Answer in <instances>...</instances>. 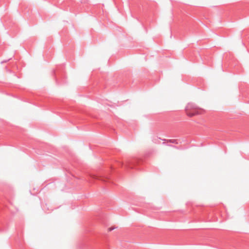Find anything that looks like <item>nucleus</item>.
I'll list each match as a JSON object with an SVG mask.
<instances>
[{
  "mask_svg": "<svg viewBox=\"0 0 249 249\" xmlns=\"http://www.w3.org/2000/svg\"><path fill=\"white\" fill-rule=\"evenodd\" d=\"M63 66H61L57 68L56 70H53L52 71V74L54 76L55 83L57 85H60L65 83L64 79L65 75L62 72Z\"/></svg>",
  "mask_w": 249,
  "mask_h": 249,
  "instance_id": "obj_1",
  "label": "nucleus"
},
{
  "mask_svg": "<svg viewBox=\"0 0 249 249\" xmlns=\"http://www.w3.org/2000/svg\"><path fill=\"white\" fill-rule=\"evenodd\" d=\"M142 160L140 159H130L126 160L124 166L126 168H134L136 167V166L142 164Z\"/></svg>",
  "mask_w": 249,
  "mask_h": 249,
  "instance_id": "obj_2",
  "label": "nucleus"
},
{
  "mask_svg": "<svg viewBox=\"0 0 249 249\" xmlns=\"http://www.w3.org/2000/svg\"><path fill=\"white\" fill-rule=\"evenodd\" d=\"M90 179L93 180H99L103 182H109L110 178L107 176H101L97 175H91Z\"/></svg>",
  "mask_w": 249,
  "mask_h": 249,
  "instance_id": "obj_3",
  "label": "nucleus"
},
{
  "mask_svg": "<svg viewBox=\"0 0 249 249\" xmlns=\"http://www.w3.org/2000/svg\"><path fill=\"white\" fill-rule=\"evenodd\" d=\"M160 140H162V141H166V140H163V139H160V138H153L152 139V141L154 142V143H160Z\"/></svg>",
  "mask_w": 249,
  "mask_h": 249,
  "instance_id": "obj_4",
  "label": "nucleus"
},
{
  "mask_svg": "<svg viewBox=\"0 0 249 249\" xmlns=\"http://www.w3.org/2000/svg\"><path fill=\"white\" fill-rule=\"evenodd\" d=\"M186 114L188 116L192 117L195 115L194 113H190L188 111H187Z\"/></svg>",
  "mask_w": 249,
  "mask_h": 249,
  "instance_id": "obj_5",
  "label": "nucleus"
},
{
  "mask_svg": "<svg viewBox=\"0 0 249 249\" xmlns=\"http://www.w3.org/2000/svg\"><path fill=\"white\" fill-rule=\"evenodd\" d=\"M116 228L115 227H110V228H109L108 229V231H112V230H113L114 229H115Z\"/></svg>",
  "mask_w": 249,
  "mask_h": 249,
  "instance_id": "obj_6",
  "label": "nucleus"
},
{
  "mask_svg": "<svg viewBox=\"0 0 249 249\" xmlns=\"http://www.w3.org/2000/svg\"><path fill=\"white\" fill-rule=\"evenodd\" d=\"M167 142L168 143H169V144H167V145L171 146V144L170 143H171V140H167Z\"/></svg>",
  "mask_w": 249,
  "mask_h": 249,
  "instance_id": "obj_7",
  "label": "nucleus"
},
{
  "mask_svg": "<svg viewBox=\"0 0 249 249\" xmlns=\"http://www.w3.org/2000/svg\"><path fill=\"white\" fill-rule=\"evenodd\" d=\"M172 143L178 144V142H177V141L176 140H173L172 139Z\"/></svg>",
  "mask_w": 249,
  "mask_h": 249,
  "instance_id": "obj_8",
  "label": "nucleus"
},
{
  "mask_svg": "<svg viewBox=\"0 0 249 249\" xmlns=\"http://www.w3.org/2000/svg\"><path fill=\"white\" fill-rule=\"evenodd\" d=\"M11 58H9L8 59V60H4V61H1V63L2 64L3 63H5L6 62H7L8 61L10 60Z\"/></svg>",
  "mask_w": 249,
  "mask_h": 249,
  "instance_id": "obj_9",
  "label": "nucleus"
},
{
  "mask_svg": "<svg viewBox=\"0 0 249 249\" xmlns=\"http://www.w3.org/2000/svg\"><path fill=\"white\" fill-rule=\"evenodd\" d=\"M162 144H165V142H162Z\"/></svg>",
  "mask_w": 249,
  "mask_h": 249,
  "instance_id": "obj_10",
  "label": "nucleus"
},
{
  "mask_svg": "<svg viewBox=\"0 0 249 249\" xmlns=\"http://www.w3.org/2000/svg\"><path fill=\"white\" fill-rule=\"evenodd\" d=\"M121 164H122V165H124V163H121Z\"/></svg>",
  "mask_w": 249,
  "mask_h": 249,
  "instance_id": "obj_11",
  "label": "nucleus"
},
{
  "mask_svg": "<svg viewBox=\"0 0 249 249\" xmlns=\"http://www.w3.org/2000/svg\"><path fill=\"white\" fill-rule=\"evenodd\" d=\"M121 164H122V165H124V163H121Z\"/></svg>",
  "mask_w": 249,
  "mask_h": 249,
  "instance_id": "obj_12",
  "label": "nucleus"
}]
</instances>
